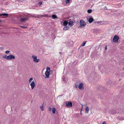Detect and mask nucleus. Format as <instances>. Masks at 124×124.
Listing matches in <instances>:
<instances>
[{"label": "nucleus", "instance_id": "nucleus-1", "mask_svg": "<svg viewBox=\"0 0 124 124\" xmlns=\"http://www.w3.org/2000/svg\"><path fill=\"white\" fill-rule=\"evenodd\" d=\"M80 25L78 27V28H84L86 25V23L83 20H81L80 21Z\"/></svg>", "mask_w": 124, "mask_h": 124}, {"label": "nucleus", "instance_id": "nucleus-2", "mask_svg": "<svg viewBox=\"0 0 124 124\" xmlns=\"http://www.w3.org/2000/svg\"><path fill=\"white\" fill-rule=\"evenodd\" d=\"M32 58L33 59V61L34 62L38 63L40 61L39 59H37V57L36 56L33 55L32 56Z\"/></svg>", "mask_w": 124, "mask_h": 124}, {"label": "nucleus", "instance_id": "nucleus-3", "mask_svg": "<svg viewBox=\"0 0 124 124\" xmlns=\"http://www.w3.org/2000/svg\"><path fill=\"white\" fill-rule=\"evenodd\" d=\"M119 39V37L115 35L114 36L113 39V41L114 42L116 43L118 41Z\"/></svg>", "mask_w": 124, "mask_h": 124}, {"label": "nucleus", "instance_id": "nucleus-4", "mask_svg": "<svg viewBox=\"0 0 124 124\" xmlns=\"http://www.w3.org/2000/svg\"><path fill=\"white\" fill-rule=\"evenodd\" d=\"M66 106L68 107H71L72 106V103L70 101H66Z\"/></svg>", "mask_w": 124, "mask_h": 124}, {"label": "nucleus", "instance_id": "nucleus-5", "mask_svg": "<svg viewBox=\"0 0 124 124\" xmlns=\"http://www.w3.org/2000/svg\"><path fill=\"white\" fill-rule=\"evenodd\" d=\"M15 59V56L12 55L10 54L8 56L7 60H11L12 59Z\"/></svg>", "mask_w": 124, "mask_h": 124}, {"label": "nucleus", "instance_id": "nucleus-6", "mask_svg": "<svg viewBox=\"0 0 124 124\" xmlns=\"http://www.w3.org/2000/svg\"><path fill=\"white\" fill-rule=\"evenodd\" d=\"M106 84L107 85H111L112 84V81L110 79H108L106 81Z\"/></svg>", "mask_w": 124, "mask_h": 124}, {"label": "nucleus", "instance_id": "nucleus-7", "mask_svg": "<svg viewBox=\"0 0 124 124\" xmlns=\"http://www.w3.org/2000/svg\"><path fill=\"white\" fill-rule=\"evenodd\" d=\"M71 19H70L68 20V24L69 25L71 26H72L73 25V22L71 20Z\"/></svg>", "mask_w": 124, "mask_h": 124}, {"label": "nucleus", "instance_id": "nucleus-8", "mask_svg": "<svg viewBox=\"0 0 124 124\" xmlns=\"http://www.w3.org/2000/svg\"><path fill=\"white\" fill-rule=\"evenodd\" d=\"M45 75L46 76V77H45V78H49V75H50L49 71H46L45 72Z\"/></svg>", "mask_w": 124, "mask_h": 124}, {"label": "nucleus", "instance_id": "nucleus-9", "mask_svg": "<svg viewBox=\"0 0 124 124\" xmlns=\"http://www.w3.org/2000/svg\"><path fill=\"white\" fill-rule=\"evenodd\" d=\"M74 87L76 88H78L80 90H83L84 88L83 86H75Z\"/></svg>", "mask_w": 124, "mask_h": 124}, {"label": "nucleus", "instance_id": "nucleus-10", "mask_svg": "<svg viewBox=\"0 0 124 124\" xmlns=\"http://www.w3.org/2000/svg\"><path fill=\"white\" fill-rule=\"evenodd\" d=\"M62 80L64 82H66L67 81L68 79V78H65L64 76H63L62 78Z\"/></svg>", "mask_w": 124, "mask_h": 124}, {"label": "nucleus", "instance_id": "nucleus-11", "mask_svg": "<svg viewBox=\"0 0 124 124\" xmlns=\"http://www.w3.org/2000/svg\"><path fill=\"white\" fill-rule=\"evenodd\" d=\"M28 19V18L27 17H25L24 18H22L20 20L22 22H24L26 20H27Z\"/></svg>", "mask_w": 124, "mask_h": 124}, {"label": "nucleus", "instance_id": "nucleus-12", "mask_svg": "<svg viewBox=\"0 0 124 124\" xmlns=\"http://www.w3.org/2000/svg\"><path fill=\"white\" fill-rule=\"evenodd\" d=\"M47 16V15H38L37 16V17L38 18H40V17H46V16Z\"/></svg>", "mask_w": 124, "mask_h": 124}, {"label": "nucleus", "instance_id": "nucleus-13", "mask_svg": "<svg viewBox=\"0 0 124 124\" xmlns=\"http://www.w3.org/2000/svg\"><path fill=\"white\" fill-rule=\"evenodd\" d=\"M68 21H64L63 23V25L66 26L68 24Z\"/></svg>", "mask_w": 124, "mask_h": 124}, {"label": "nucleus", "instance_id": "nucleus-14", "mask_svg": "<svg viewBox=\"0 0 124 124\" xmlns=\"http://www.w3.org/2000/svg\"><path fill=\"white\" fill-rule=\"evenodd\" d=\"M93 19L92 17H91L89 19L88 21L89 23H91L93 21Z\"/></svg>", "mask_w": 124, "mask_h": 124}, {"label": "nucleus", "instance_id": "nucleus-15", "mask_svg": "<svg viewBox=\"0 0 124 124\" xmlns=\"http://www.w3.org/2000/svg\"><path fill=\"white\" fill-rule=\"evenodd\" d=\"M89 111V108L88 107H87L85 109V113H88Z\"/></svg>", "mask_w": 124, "mask_h": 124}, {"label": "nucleus", "instance_id": "nucleus-16", "mask_svg": "<svg viewBox=\"0 0 124 124\" xmlns=\"http://www.w3.org/2000/svg\"><path fill=\"white\" fill-rule=\"evenodd\" d=\"M51 17L53 19H57V16L55 15H52Z\"/></svg>", "mask_w": 124, "mask_h": 124}, {"label": "nucleus", "instance_id": "nucleus-17", "mask_svg": "<svg viewBox=\"0 0 124 124\" xmlns=\"http://www.w3.org/2000/svg\"><path fill=\"white\" fill-rule=\"evenodd\" d=\"M69 29V27L68 26H66L64 27L63 28V30H68Z\"/></svg>", "mask_w": 124, "mask_h": 124}, {"label": "nucleus", "instance_id": "nucleus-18", "mask_svg": "<svg viewBox=\"0 0 124 124\" xmlns=\"http://www.w3.org/2000/svg\"><path fill=\"white\" fill-rule=\"evenodd\" d=\"M0 14V15H1V16H7L8 15V14L7 13H2V14Z\"/></svg>", "mask_w": 124, "mask_h": 124}, {"label": "nucleus", "instance_id": "nucleus-19", "mask_svg": "<svg viewBox=\"0 0 124 124\" xmlns=\"http://www.w3.org/2000/svg\"><path fill=\"white\" fill-rule=\"evenodd\" d=\"M56 111V109L54 108H52V113H53L54 114L55 113Z\"/></svg>", "mask_w": 124, "mask_h": 124}, {"label": "nucleus", "instance_id": "nucleus-20", "mask_svg": "<svg viewBox=\"0 0 124 124\" xmlns=\"http://www.w3.org/2000/svg\"><path fill=\"white\" fill-rule=\"evenodd\" d=\"M44 102H43V104L42 106L40 107V108L41 109L42 111H43L44 110V108L43 105L44 104Z\"/></svg>", "mask_w": 124, "mask_h": 124}, {"label": "nucleus", "instance_id": "nucleus-21", "mask_svg": "<svg viewBox=\"0 0 124 124\" xmlns=\"http://www.w3.org/2000/svg\"><path fill=\"white\" fill-rule=\"evenodd\" d=\"M86 41H84V42L81 45V46H84L85 44H86Z\"/></svg>", "mask_w": 124, "mask_h": 124}, {"label": "nucleus", "instance_id": "nucleus-22", "mask_svg": "<svg viewBox=\"0 0 124 124\" xmlns=\"http://www.w3.org/2000/svg\"><path fill=\"white\" fill-rule=\"evenodd\" d=\"M84 84L82 83H81L78 84H76L75 85H83Z\"/></svg>", "mask_w": 124, "mask_h": 124}, {"label": "nucleus", "instance_id": "nucleus-23", "mask_svg": "<svg viewBox=\"0 0 124 124\" xmlns=\"http://www.w3.org/2000/svg\"><path fill=\"white\" fill-rule=\"evenodd\" d=\"M87 12L88 13H90L92 12V10L91 9H88Z\"/></svg>", "mask_w": 124, "mask_h": 124}, {"label": "nucleus", "instance_id": "nucleus-24", "mask_svg": "<svg viewBox=\"0 0 124 124\" xmlns=\"http://www.w3.org/2000/svg\"><path fill=\"white\" fill-rule=\"evenodd\" d=\"M46 71H50V68L49 67H47L46 68Z\"/></svg>", "mask_w": 124, "mask_h": 124}, {"label": "nucleus", "instance_id": "nucleus-25", "mask_svg": "<svg viewBox=\"0 0 124 124\" xmlns=\"http://www.w3.org/2000/svg\"><path fill=\"white\" fill-rule=\"evenodd\" d=\"M30 85H35V83L34 81L32 83H31Z\"/></svg>", "mask_w": 124, "mask_h": 124}, {"label": "nucleus", "instance_id": "nucleus-26", "mask_svg": "<svg viewBox=\"0 0 124 124\" xmlns=\"http://www.w3.org/2000/svg\"><path fill=\"white\" fill-rule=\"evenodd\" d=\"M3 58H5L7 60L8 56L6 55L5 56H3Z\"/></svg>", "mask_w": 124, "mask_h": 124}, {"label": "nucleus", "instance_id": "nucleus-27", "mask_svg": "<svg viewBox=\"0 0 124 124\" xmlns=\"http://www.w3.org/2000/svg\"><path fill=\"white\" fill-rule=\"evenodd\" d=\"M69 43H70V44H71V45H70L71 46L72 44H73V41H70L69 42Z\"/></svg>", "mask_w": 124, "mask_h": 124}, {"label": "nucleus", "instance_id": "nucleus-28", "mask_svg": "<svg viewBox=\"0 0 124 124\" xmlns=\"http://www.w3.org/2000/svg\"><path fill=\"white\" fill-rule=\"evenodd\" d=\"M70 0H66L65 1V3H68L70 2Z\"/></svg>", "mask_w": 124, "mask_h": 124}, {"label": "nucleus", "instance_id": "nucleus-29", "mask_svg": "<svg viewBox=\"0 0 124 124\" xmlns=\"http://www.w3.org/2000/svg\"><path fill=\"white\" fill-rule=\"evenodd\" d=\"M33 79L32 78H31L29 80V82L30 83H31V81L33 80Z\"/></svg>", "mask_w": 124, "mask_h": 124}, {"label": "nucleus", "instance_id": "nucleus-30", "mask_svg": "<svg viewBox=\"0 0 124 124\" xmlns=\"http://www.w3.org/2000/svg\"><path fill=\"white\" fill-rule=\"evenodd\" d=\"M48 109L49 111H51L52 109V108L50 107H49L48 108Z\"/></svg>", "mask_w": 124, "mask_h": 124}, {"label": "nucleus", "instance_id": "nucleus-31", "mask_svg": "<svg viewBox=\"0 0 124 124\" xmlns=\"http://www.w3.org/2000/svg\"><path fill=\"white\" fill-rule=\"evenodd\" d=\"M10 52V51H9L7 50L5 52V53L6 54H8Z\"/></svg>", "mask_w": 124, "mask_h": 124}, {"label": "nucleus", "instance_id": "nucleus-32", "mask_svg": "<svg viewBox=\"0 0 124 124\" xmlns=\"http://www.w3.org/2000/svg\"><path fill=\"white\" fill-rule=\"evenodd\" d=\"M20 27H21L22 28H26L27 27V26H21Z\"/></svg>", "mask_w": 124, "mask_h": 124}, {"label": "nucleus", "instance_id": "nucleus-33", "mask_svg": "<svg viewBox=\"0 0 124 124\" xmlns=\"http://www.w3.org/2000/svg\"><path fill=\"white\" fill-rule=\"evenodd\" d=\"M100 22H94L93 23L94 24H96V23H99Z\"/></svg>", "mask_w": 124, "mask_h": 124}, {"label": "nucleus", "instance_id": "nucleus-34", "mask_svg": "<svg viewBox=\"0 0 124 124\" xmlns=\"http://www.w3.org/2000/svg\"><path fill=\"white\" fill-rule=\"evenodd\" d=\"M42 4V2H39V3H38V4L40 5H41Z\"/></svg>", "mask_w": 124, "mask_h": 124}, {"label": "nucleus", "instance_id": "nucleus-35", "mask_svg": "<svg viewBox=\"0 0 124 124\" xmlns=\"http://www.w3.org/2000/svg\"><path fill=\"white\" fill-rule=\"evenodd\" d=\"M4 48V47H0V49L1 50H2Z\"/></svg>", "mask_w": 124, "mask_h": 124}, {"label": "nucleus", "instance_id": "nucleus-36", "mask_svg": "<svg viewBox=\"0 0 124 124\" xmlns=\"http://www.w3.org/2000/svg\"><path fill=\"white\" fill-rule=\"evenodd\" d=\"M31 86V88L32 89H33L34 88L35 86Z\"/></svg>", "mask_w": 124, "mask_h": 124}, {"label": "nucleus", "instance_id": "nucleus-37", "mask_svg": "<svg viewBox=\"0 0 124 124\" xmlns=\"http://www.w3.org/2000/svg\"><path fill=\"white\" fill-rule=\"evenodd\" d=\"M102 124H106V122L105 121Z\"/></svg>", "mask_w": 124, "mask_h": 124}, {"label": "nucleus", "instance_id": "nucleus-38", "mask_svg": "<svg viewBox=\"0 0 124 124\" xmlns=\"http://www.w3.org/2000/svg\"><path fill=\"white\" fill-rule=\"evenodd\" d=\"M81 106L82 107V108L84 106V105L83 104H81Z\"/></svg>", "mask_w": 124, "mask_h": 124}, {"label": "nucleus", "instance_id": "nucleus-39", "mask_svg": "<svg viewBox=\"0 0 124 124\" xmlns=\"http://www.w3.org/2000/svg\"><path fill=\"white\" fill-rule=\"evenodd\" d=\"M105 50H107V46H106L105 47Z\"/></svg>", "mask_w": 124, "mask_h": 124}, {"label": "nucleus", "instance_id": "nucleus-40", "mask_svg": "<svg viewBox=\"0 0 124 124\" xmlns=\"http://www.w3.org/2000/svg\"><path fill=\"white\" fill-rule=\"evenodd\" d=\"M59 53H60V54H62V53H61V52H59Z\"/></svg>", "mask_w": 124, "mask_h": 124}, {"label": "nucleus", "instance_id": "nucleus-41", "mask_svg": "<svg viewBox=\"0 0 124 124\" xmlns=\"http://www.w3.org/2000/svg\"><path fill=\"white\" fill-rule=\"evenodd\" d=\"M1 22V21L0 20V22Z\"/></svg>", "mask_w": 124, "mask_h": 124}, {"label": "nucleus", "instance_id": "nucleus-42", "mask_svg": "<svg viewBox=\"0 0 124 124\" xmlns=\"http://www.w3.org/2000/svg\"><path fill=\"white\" fill-rule=\"evenodd\" d=\"M0 16H1L0 14Z\"/></svg>", "mask_w": 124, "mask_h": 124}]
</instances>
